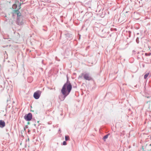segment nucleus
Returning <instances> with one entry per match:
<instances>
[{"label": "nucleus", "mask_w": 151, "mask_h": 151, "mask_svg": "<svg viewBox=\"0 0 151 151\" xmlns=\"http://www.w3.org/2000/svg\"><path fill=\"white\" fill-rule=\"evenodd\" d=\"M72 88L71 83L67 79L66 83L64 84L61 90L62 94L65 95V96H67L70 92Z\"/></svg>", "instance_id": "nucleus-1"}, {"label": "nucleus", "mask_w": 151, "mask_h": 151, "mask_svg": "<svg viewBox=\"0 0 151 151\" xmlns=\"http://www.w3.org/2000/svg\"><path fill=\"white\" fill-rule=\"evenodd\" d=\"M16 15L17 16V19L16 21L17 23L19 25H22L24 23L22 17L20 15H19L17 12H14L13 14V17Z\"/></svg>", "instance_id": "nucleus-2"}, {"label": "nucleus", "mask_w": 151, "mask_h": 151, "mask_svg": "<svg viewBox=\"0 0 151 151\" xmlns=\"http://www.w3.org/2000/svg\"><path fill=\"white\" fill-rule=\"evenodd\" d=\"M83 77L85 79L87 80L90 81L92 79V78L88 73H82L81 74V75L79 76V77L81 78H82Z\"/></svg>", "instance_id": "nucleus-3"}, {"label": "nucleus", "mask_w": 151, "mask_h": 151, "mask_svg": "<svg viewBox=\"0 0 151 151\" xmlns=\"http://www.w3.org/2000/svg\"><path fill=\"white\" fill-rule=\"evenodd\" d=\"M41 93V91L39 90L35 92L33 95L34 98L37 99H39Z\"/></svg>", "instance_id": "nucleus-4"}, {"label": "nucleus", "mask_w": 151, "mask_h": 151, "mask_svg": "<svg viewBox=\"0 0 151 151\" xmlns=\"http://www.w3.org/2000/svg\"><path fill=\"white\" fill-rule=\"evenodd\" d=\"M32 118V115L31 113H29L26 114L24 116L25 119L27 121H29L31 120Z\"/></svg>", "instance_id": "nucleus-5"}, {"label": "nucleus", "mask_w": 151, "mask_h": 151, "mask_svg": "<svg viewBox=\"0 0 151 151\" xmlns=\"http://www.w3.org/2000/svg\"><path fill=\"white\" fill-rule=\"evenodd\" d=\"M145 149L146 151H150L151 150V144L149 145H147V144L145 146Z\"/></svg>", "instance_id": "nucleus-6"}, {"label": "nucleus", "mask_w": 151, "mask_h": 151, "mask_svg": "<svg viewBox=\"0 0 151 151\" xmlns=\"http://www.w3.org/2000/svg\"><path fill=\"white\" fill-rule=\"evenodd\" d=\"M5 126V122L2 120H0V127L3 128Z\"/></svg>", "instance_id": "nucleus-7"}, {"label": "nucleus", "mask_w": 151, "mask_h": 151, "mask_svg": "<svg viewBox=\"0 0 151 151\" xmlns=\"http://www.w3.org/2000/svg\"><path fill=\"white\" fill-rule=\"evenodd\" d=\"M66 96H65V95H60V96L59 97V99L61 100V101H63L64 100V99H65V97Z\"/></svg>", "instance_id": "nucleus-8"}, {"label": "nucleus", "mask_w": 151, "mask_h": 151, "mask_svg": "<svg viewBox=\"0 0 151 151\" xmlns=\"http://www.w3.org/2000/svg\"><path fill=\"white\" fill-rule=\"evenodd\" d=\"M65 139L66 141L70 140V138L68 136L66 135L65 136Z\"/></svg>", "instance_id": "nucleus-9"}, {"label": "nucleus", "mask_w": 151, "mask_h": 151, "mask_svg": "<svg viewBox=\"0 0 151 151\" xmlns=\"http://www.w3.org/2000/svg\"><path fill=\"white\" fill-rule=\"evenodd\" d=\"M12 7L13 9H16L17 8V6L16 4H14L12 5Z\"/></svg>", "instance_id": "nucleus-10"}, {"label": "nucleus", "mask_w": 151, "mask_h": 151, "mask_svg": "<svg viewBox=\"0 0 151 151\" xmlns=\"http://www.w3.org/2000/svg\"><path fill=\"white\" fill-rule=\"evenodd\" d=\"M149 74V73H147L144 76V78L145 79H146L147 78V77L148 76Z\"/></svg>", "instance_id": "nucleus-11"}, {"label": "nucleus", "mask_w": 151, "mask_h": 151, "mask_svg": "<svg viewBox=\"0 0 151 151\" xmlns=\"http://www.w3.org/2000/svg\"><path fill=\"white\" fill-rule=\"evenodd\" d=\"M67 145L66 142L65 141H64L63 142V145Z\"/></svg>", "instance_id": "nucleus-12"}, {"label": "nucleus", "mask_w": 151, "mask_h": 151, "mask_svg": "<svg viewBox=\"0 0 151 151\" xmlns=\"http://www.w3.org/2000/svg\"><path fill=\"white\" fill-rule=\"evenodd\" d=\"M151 54L150 53H145V55L146 56H150L151 55Z\"/></svg>", "instance_id": "nucleus-13"}, {"label": "nucleus", "mask_w": 151, "mask_h": 151, "mask_svg": "<svg viewBox=\"0 0 151 151\" xmlns=\"http://www.w3.org/2000/svg\"><path fill=\"white\" fill-rule=\"evenodd\" d=\"M142 149L143 151H146V150L145 149V148H144V146H142Z\"/></svg>", "instance_id": "nucleus-14"}, {"label": "nucleus", "mask_w": 151, "mask_h": 151, "mask_svg": "<svg viewBox=\"0 0 151 151\" xmlns=\"http://www.w3.org/2000/svg\"><path fill=\"white\" fill-rule=\"evenodd\" d=\"M108 135L107 134V135H106V136H104V139L107 138L108 137Z\"/></svg>", "instance_id": "nucleus-15"}, {"label": "nucleus", "mask_w": 151, "mask_h": 151, "mask_svg": "<svg viewBox=\"0 0 151 151\" xmlns=\"http://www.w3.org/2000/svg\"><path fill=\"white\" fill-rule=\"evenodd\" d=\"M100 131V132H101V130H100V131Z\"/></svg>", "instance_id": "nucleus-16"}]
</instances>
